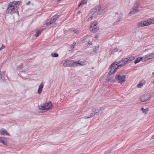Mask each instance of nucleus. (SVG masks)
Listing matches in <instances>:
<instances>
[{"label": "nucleus", "mask_w": 154, "mask_h": 154, "mask_svg": "<svg viewBox=\"0 0 154 154\" xmlns=\"http://www.w3.org/2000/svg\"><path fill=\"white\" fill-rule=\"evenodd\" d=\"M128 61L129 62L134 60L135 59V57L133 56L131 57H130L128 58Z\"/></svg>", "instance_id": "393cba45"}, {"label": "nucleus", "mask_w": 154, "mask_h": 154, "mask_svg": "<svg viewBox=\"0 0 154 154\" xmlns=\"http://www.w3.org/2000/svg\"><path fill=\"white\" fill-rule=\"evenodd\" d=\"M151 138L152 139H154V135L151 137Z\"/></svg>", "instance_id": "473e14b6"}, {"label": "nucleus", "mask_w": 154, "mask_h": 154, "mask_svg": "<svg viewBox=\"0 0 154 154\" xmlns=\"http://www.w3.org/2000/svg\"><path fill=\"white\" fill-rule=\"evenodd\" d=\"M119 68V67L117 63L116 64L115 63H113L111 65L110 70L109 72V74H111L116 72Z\"/></svg>", "instance_id": "0eeeda50"}, {"label": "nucleus", "mask_w": 154, "mask_h": 154, "mask_svg": "<svg viewBox=\"0 0 154 154\" xmlns=\"http://www.w3.org/2000/svg\"><path fill=\"white\" fill-rule=\"evenodd\" d=\"M5 48V46L3 45H2V47L0 48V50L1 49H3L4 48Z\"/></svg>", "instance_id": "7c9ffc66"}, {"label": "nucleus", "mask_w": 154, "mask_h": 154, "mask_svg": "<svg viewBox=\"0 0 154 154\" xmlns=\"http://www.w3.org/2000/svg\"><path fill=\"white\" fill-rule=\"evenodd\" d=\"M96 17L90 11V13L88 15L86 16L84 21H89L95 18Z\"/></svg>", "instance_id": "9d476101"}, {"label": "nucleus", "mask_w": 154, "mask_h": 154, "mask_svg": "<svg viewBox=\"0 0 154 154\" xmlns=\"http://www.w3.org/2000/svg\"><path fill=\"white\" fill-rule=\"evenodd\" d=\"M138 3L137 2H135L134 5V8H132L129 14H134L138 12Z\"/></svg>", "instance_id": "1a4fd4ad"}, {"label": "nucleus", "mask_w": 154, "mask_h": 154, "mask_svg": "<svg viewBox=\"0 0 154 154\" xmlns=\"http://www.w3.org/2000/svg\"><path fill=\"white\" fill-rule=\"evenodd\" d=\"M52 107V104L50 102H49L43 103L39 107V109L40 110H41L43 112H44L51 109Z\"/></svg>", "instance_id": "7ed1b4c3"}, {"label": "nucleus", "mask_w": 154, "mask_h": 154, "mask_svg": "<svg viewBox=\"0 0 154 154\" xmlns=\"http://www.w3.org/2000/svg\"><path fill=\"white\" fill-rule=\"evenodd\" d=\"M18 3H20L21 2L20 1L17 2L14 1L10 3L9 4V6L7 9L6 12L8 13H11L12 11L15 10V6Z\"/></svg>", "instance_id": "39448f33"}, {"label": "nucleus", "mask_w": 154, "mask_h": 154, "mask_svg": "<svg viewBox=\"0 0 154 154\" xmlns=\"http://www.w3.org/2000/svg\"><path fill=\"white\" fill-rule=\"evenodd\" d=\"M90 12H91L96 17L104 12L103 10L101 8V6L99 5L95 6L90 10Z\"/></svg>", "instance_id": "f257e3e1"}, {"label": "nucleus", "mask_w": 154, "mask_h": 154, "mask_svg": "<svg viewBox=\"0 0 154 154\" xmlns=\"http://www.w3.org/2000/svg\"><path fill=\"white\" fill-rule=\"evenodd\" d=\"M153 83H154V81L153 82Z\"/></svg>", "instance_id": "e433bc0d"}, {"label": "nucleus", "mask_w": 154, "mask_h": 154, "mask_svg": "<svg viewBox=\"0 0 154 154\" xmlns=\"http://www.w3.org/2000/svg\"><path fill=\"white\" fill-rule=\"evenodd\" d=\"M144 59V57L142 58L138 57L134 61V63L135 64H136L137 63L139 62L141 60H142V61H143V59Z\"/></svg>", "instance_id": "6ab92c4d"}, {"label": "nucleus", "mask_w": 154, "mask_h": 154, "mask_svg": "<svg viewBox=\"0 0 154 154\" xmlns=\"http://www.w3.org/2000/svg\"><path fill=\"white\" fill-rule=\"evenodd\" d=\"M58 56V55L57 54L54 53L51 54V56L54 57H57Z\"/></svg>", "instance_id": "a878e982"}, {"label": "nucleus", "mask_w": 154, "mask_h": 154, "mask_svg": "<svg viewBox=\"0 0 154 154\" xmlns=\"http://www.w3.org/2000/svg\"><path fill=\"white\" fill-rule=\"evenodd\" d=\"M0 133L2 135H6L7 136L9 135V134L7 132L6 130L5 129H2L1 130Z\"/></svg>", "instance_id": "dca6fc26"}, {"label": "nucleus", "mask_w": 154, "mask_h": 154, "mask_svg": "<svg viewBox=\"0 0 154 154\" xmlns=\"http://www.w3.org/2000/svg\"><path fill=\"white\" fill-rule=\"evenodd\" d=\"M59 17V16L57 15H56L52 17L51 19L52 20V21L54 23Z\"/></svg>", "instance_id": "a211bd4d"}, {"label": "nucleus", "mask_w": 154, "mask_h": 154, "mask_svg": "<svg viewBox=\"0 0 154 154\" xmlns=\"http://www.w3.org/2000/svg\"><path fill=\"white\" fill-rule=\"evenodd\" d=\"M73 31L75 33H78L79 32V31L77 29H74L73 30Z\"/></svg>", "instance_id": "c85d7f7f"}, {"label": "nucleus", "mask_w": 154, "mask_h": 154, "mask_svg": "<svg viewBox=\"0 0 154 154\" xmlns=\"http://www.w3.org/2000/svg\"><path fill=\"white\" fill-rule=\"evenodd\" d=\"M61 0H56V1H61Z\"/></svg>", "instance_id": "f704fd0d"}, {"label": "nucleus", "mask_w": 154, "mask_h": 154, "mask_svg": "<svg viewBox=\"0 0 154 154\" xmlns=\"http://www.w3.org/2000/svg\"><path fill=\"white\" fill-rule=\"evenodd\" d=\"M54 23L51 19L47 20L45 24L46 28H48L49 26Z\"/></svg>", "instance_id": "ddd939ff"}, {"label": "nucleus", "mask_w": 154, "mask_h": 154, "mask_svg": "<svg viewBox=\"0 0 154 154\" xmlns=\"http://www.w3.org/2000/svg\"><path fill=\"white\" fill-rule=\"evenodd\" d=\"M101 110L100 108H98L97 109H92V111L93 112V113H92L90 115V116L88 117H85L84 118L85 119L90 118L93 117L94 115L97 113L99 112Z\"/></svg>", "instance_id": "9b49d317"}, {"label": "nucleus", "mask_w": 154, "mask_h": 154, "mask_svg": "<svg viewBox=\"0 0 154 154\" xmlns=\"http://www.w3.org/2000/svg\"><path fill=\"white\" fill-rule=\"evenodd\" d=\"M141 110L142 111L143 113H146V109H144V108H142L141 109Z\"/></svg>", "instance_id": "c756f323"}, {"label": "nucleus", "mask_w": 154, "mask_h": 154, "mask_svg": "<svg viewBox=\"0 0 154 154\" xmlns=\"http://www.w3.org/2000/svg\"><path fill=\"white\" fill-rule=\"evenodd\" d=\"M0 142L2 143L4 145H7L6 139L5 138L0 137Z\"/></svg>", "instance_id": "2eb2a0df"}, {"label": "nucleus", "mask_w": 154, "mask_h": 154, "mask_svg": "<svg viewBox=\"0 0 154 154\" xmlns=\"http://www.w3.org/2000/svg\"><path fill=\"white\" fill-rule=\"evenodd\" d=\"M86 62L85 61H83L81 62H80L78 61L77 62H74L73 61H71L63 63V66H66L67 65L68 66H73L74 67L79 66L80 65L83 66L85 64V63Z\"/></svg>", "instance_id": "f03ea898"}, {"label": "nucleus", "mask_w": 154, "mask_h": 154, "mask_svg": "<svg viewBox=\"0 0 154 154\" xmlns=\"http://www.w3.org/2000/svg\"><path fill=\"white\" fill-rule=\"evenodd\" d=\"M80 13V11H79V13Z\"/></svg>", "instance_id": "c9c22d12"}, {"label": "nucleus", "mask_w": 154, "mask_h": 154, "mask_svg": "<svg viewBox=\"0 0 154 154\" xmlns=\"http://www.w3.org/2000/svg\"><path fill=\"white\" fill-rule=\"evenodd\" d=\"M153 54H148L147 55L145 56L144 57V59H143V61H146L149 60L152 57Z\"/></svg>", "instance_id": "4468645a"}, {"label": "nucleus", "mask_w": 154, "mask_h": 154, "mask_svg": "<svg viewBox=\"0 0 154 154\" xmlns=\"http://www.w3.org/2000/svg\"><path fill=\"white\" fill-rule=\"evenodd\" d=\"M43 86V83H41L40 84L37 92L38 94H40L42 92Z\"/></svg>", "instance_id": "f3484780"}, {"label": "nucleus", "mask_w": 154, "mask_h": 154, "mask_svg": "<svg viewBox=\"0 0 154 154\" xmlns=\"http://www.w3.org/2000/svg\"><path fill=\"white\" fill-rule=\"evenodd\" d=\"M75 45L76 43L75 42H74L70 46L71 48L72 49L74 48V46Z\"/></svg>", "instance_id": "cd10ccee"}, {"label": "nucleus", "mask_w": 154, "mask_h": 154, "mask_svg": "<svg viewBox=\"0 0 154 154\" xmlns=\"http://www.w3.org/2000/svg\"><path fill=\"white\" fill-rule=\"evenodd\" d=\"M43 30L44 29H43L39 30L38 32L36 33L35 34V36L36 37H38L41 34V33Z\"/></svg>", "instance_id": "aec40b11"}, {"label": "nucleus", "mask_w": 154, "mask_h": 154, "mask_svg": "<svg viewBox=\"0 0 154 154\" xmlns=\"http://www.w3.org/2000/svg\"><path fill=\"white\" fill-rule=\"evenodd\" d=\"M149 98V96L148 95H142L140 97V100L142 102H144L147 101Z\"/></svg>", "instance_id": "f8f14e48"}, {"label": "nucleus", "mask_w": 154, "mask_h": 154, "mask_svg": "<svg viewBox=\"0 0 154 154\" xmlns=\"http://www.w3.org/2000/svg\"><path fill=\"white\" fill-rule=\"evenodd\" d=\"M30 2H29L27 3V4L28 5L29 3H30Z\"/></svg>", "instance_id": "72a5a7b5"}, {"label": "nucleus", "mask_w": 154, "mask_h": 154, "mask_svg": "<svg viewBox=\"0 0 154 154\" xmlns=\"http://www.w3.org/2000/svg\"><path fill=\"white\" fill-rule=\"evenodd\" d=\"M87 2V0H82L80 4L79 5L78 7H79L80 6L82 5L86 4Z\"/></svg>", "instance_id": "412c9836"}, {"label": "nucleus", "mask_w": 154, "mask_h": 154, "mask_svg": "<svg viewBox=\"0 0 154 154\" xmlns=\"http://www.w3.org/2000/svg\"><path fill=\"white\" fill-rule=\"evenodd\" d=\"M143 85V83L141 82H140L137 84V86L138 88H140L142 87Z\"/></svg>", "instance_id": "b1692460"}, {"label": "nucleus", "mask_w": 154, "mask_h": 154, "mask_svg": "<svg viewBox=\"0 0 154 154\" xmlns=\"http://www.w3.org/2000/svg\"><path fill=\"white\" fill-rule=\"evenodd\" d=\"M153 23H154V19H149L146 21L140 22L138 24L137 26L139 27H143L148 26Z\"/></svg>", "instance_id": "20e7f679"}, {"label": "nucleus", "mask_w": 154, "mask_h": 154, "mask_svg": "<svg viewBox=\"0 0 154 154\" xmlns=\"http://www.w3.org/2000/svg\"><path fill=\"white\" fill-rule=\"evenodd\" d=\"M99 29L97 23L96 21H94L91 23L90 28V31L93 32H97Z\"/></svg>", "instance_id": "423d86ee"}, {"label": "nucleus", "mask_w": 154, "mask_h": 154, "mask_svg": "<svg viewBox=\"0 0 154 154\" xmlns=\"http://www.w3.org/2000/svg\"><path fill=\"white\" fill-rule=\"evenodd\" d=\"M99 48V46H97L95 47L94 48V49L93 51L94 52H96L97 50H98Z\"/></svg>", "instance_id": "bb28decb"}, {"label": "nucleus", "mask_w": 154, "mask_h": 154, "mask_svg": "<svg viewBox=\"0 0 154 154\" xmlns=\"http://www.w3.org/2000/svg\"><path fill=\"white\" fill-rule=\"evenodd\" d=\"M88 44L89 45H92V42H91V41H89L88 42Z\"/></svg>", "instance_id": "2f4dec72"}, {"label": "nucleus", "mask_w": 154, "mask_h": 154, "mask_svg": "<svg viewBox=\"0 0 154 154\" xmlns=\"http://www.w3.org/2000/svg\"><path fill=\"white\" fill-rule=\"evenodd\" d=\"M118 65L119 66V68H121V67L123 66L124 65V63L122 61H121L120 62H119L118 63Z\"/></svg>", "instance_id": "4be33fe9"}, {"label": "nucleus", "mask_w": 154, "mask_h": 154, "mask_svg": "<svg viewBox=\"0 0 154 154\" xmlns=\"http://www.w3.org/2000/svg\"><path fill=\"white\" fill-rule=\"evenodd\" d=\"M126 76L125 75L122 76L119 75H116L115 77L116 80L118 82L121 84L124 83L125 81Z\"/></svg>", "instance_id": "6e6552de"}, {"label": "nucleus", "mask_w": 154, "mask_h": 154, "mask_svg": "<svg viewBox=\"0 0 154 154\" xmlns=\"http://www.w3.org/2000/svg\"><path fill=\"white\" fill-rule=\"evenodd\" d=\"M153 73V74H154V72Z\"/></svg>", "instance_id": "4c0bfd02"}, {"label": "nucleus", "mask_w": 154, "mask_h": 154, "mask_svg": "<svg viewBox=\"0 0 154 154\" xmlns=\"http://www.w3.org/2000/svg\"><path fill=\"white\" fill-rule=\"evenodd\" d=\"M122 61L124 63V65L129 63L128 59V58L125 59L123 60Z\"/></svg>", "instance_id": "5701e85b"}]
</instances>
